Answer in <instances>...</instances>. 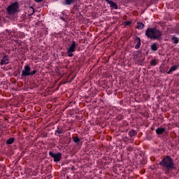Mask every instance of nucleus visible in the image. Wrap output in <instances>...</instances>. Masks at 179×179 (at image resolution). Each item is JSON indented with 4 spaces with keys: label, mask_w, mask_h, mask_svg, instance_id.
I'll use <instances>...</instances> for the list:
<instances>
[{
    "label": "nucleus",
    "mask_w": 179,
    "mask_h": 179,
    "mask_svg": "<svg viewBox=\"0 0 179 179\" xmlns=\"http://www.w3.org/2000/svg\"><path fill=\"white\" fill-rule=\"evenodd\" d=\"M106 2L110 6V8H113V9H118V6L117 3H114V1L111 0H106Z\"/></svg>",
    "instance_id": "1a4fd4ad"
},
{
    "label": "nucleus",
    "mask_w": 179,
    "mask_h": 179,
    "mask_svg": "<svg viewBox=\"0 0 179 179\" xmlns=\"http://www.w3.org/2000/svg\"><path fill=\"white\" fill-rule=\"evenodd\" d=\"M140 61H143V59H140Z\"/></svg>",
    "instance_id": "bb28decb"
},
{
    "label": "nucleus",
    "mask_w": 179,
    "mask_h": 179,
    "mask_svg": "<svg viewBox=\"0 0 179 179\" xmlns=\"http://www.w3.org/2000/svg\"><path fill=\"white\" fill-rule=\"evenodd\" d=\"M76 0H65V4L66 5H72L75 3Z\"/></svg>",
    "instance_id": "a211bd4d"
},
{
    "label": "nucleus",
    "mask_w": 179,
    "mask_h": 179,
    "mask_svg": "<svg viewBox=\"0 0 179 179\" xmlns=\"http://www.w3.org/2000/svg\"><path fill=\"white\" fill-rule=\"evenodd\" d=\"M44 0H36V2H43Z\"/></svg>",
    "instance_id": "393cba45"
},
{
    "label": "nucleus",
    "mask_w": 179,
    "mask_h": 179,
    "mask_svg": "<svg viewBox=\"0 0 179 179\" xmlns=\"http://www.w3.org/2000/svg\"><path fill=\"white\" fill-rule=\"evenodd\" d=\"M145 35L148 38H150V40H160L162 36V31L155 27H148L145 30Z\"/></svg>",
    "instance_id": "f03ea898"
},
{
    "label": "nucleus",
    "mask_w": 179,
    "mask_h": 179,
    "mask_svg": "<svg viewBox=\"0 0 179 179\" xmlns=\"http://www.w3.org/2000/svg\"><path fill=\"white\" fill-rule=\"evenodd\" d=\"M124 24H125V26H129V24H131V22L130 21H126L124 22Z\"/></svg>",
    "instance_id": "4be33fe9"
},
{
    "label": "nucleus",
    "mask_w": 179,
    "mask_h": 179,
    "mask_svg": "<svg viewBox=\"0 0 179 179\" xmlns=\"http://www.w3.org/2000/svg\"><path fill=\"white\" fill-rule=\"evenodd\" d=\"M76 42H75V41H73L70 47L67 48L68 57H73V52L76 51Z\"/></svg>",
    "instance_id": "39448f33"
},
{
    "label": "nucleus",
    "mask_w": 179,
    "mask_h": 179,
    "mask_svg": "<svg viewBox=\"0 0 179 179\" xmlns=\"http://www.w3.org/2000/svg\"><path fill=\"white\" fill-rule=\"evenodd\" d=\"M9 64V56L5 55L1 60L0 64L2 65H8Z\"/></svg>",
    "instance_id": "0eeeda50"
},
{
    "label": "nucleus",
    "mask_w": 179,
    "mask_h": 179,
    "mask_svg": "<svg viewBox=\"0 0 179 179\" xmlns=\"http://www.w3.org/2000/svg\"><path fill=\"white\" fill-rule=\"evenodd\" d=\"M177 69H178V65L175 64V65L172 66L170 68V69H169V71L167 72V73H168L169 75H170V73H171V72H174V71H177Z\"/></svg>",
    "instance_id": "f8f14e48"
},
{
    "label": "nucleus",
    "mask_w": 179,
    "mask_h": 179,
    "mask_svg": "<svg viewBox=\"0 0 179 179\" xmlns=\"http://www.w3.org/2000/svg\"><path fill=\"white\" fill-rule=\"evenodd\" d=\"M61 134H64V128H62V127H57V129L55 130V135L56 136H59Z\"/></svg>",
    "instance_id": "9d476101"
},
{
    "label": "nucleus",
    "mask_w": 179,
    "mask_h": 179,
    "mask_svg": "<svg viewBox=\"0 0 179 179\" xmlns=\"http://www.w3.org/2000/svg\"><path fill=\"white\" fill-rule=\"evenodd\" d=\"M134 43L136 44L135 49L139 50V48H141V38L139 36H136L134 39Z\"/></svg>",
    "instance_id": "6e6552de"
},
{
    "label": "nucleus",
    "mask_w": 179,
    "mask_h": 179,
    "mask_svg": "<svg viewBox=\"0 0 179 179\" xmlns=\"http://www.w3.org/2000/svg\"><path fill=\"white\" fill-rule=\"evenodd\" d=\"M164 131H166V129L162 127H158L157 129H155L157 135H162L163 132H164Z\"/></svg>",
    "instance_id": "ddd939ff"
},
{
    "label": "nucleus",
    "mask_w": 179,
    "mask_h": 179,
    "mask_svg": "<svg viewBox=\"0 0 179 179\" xmlns=\"http://www.w3.org/2000/svg\"><path fill=\"white\" fill-rule=\"evenodd\" d=\"M36 73H37V70L35 69L31 71L30 66L25 65L22 71L21 76L22 78H27V76H34V75H36Z\"/></svg>",
    "instance_id": "7ed1b4c3"
},
{
    "label": "nucleus",
    "mask_w": 179,
    "mask_h": 179,
    "mask_svg": "<svg viewBox=\"0 0 179 179\" xmlns=\"http://www.w3.org/2000/svg\"><path fill=\"white\" fill-rule=\"evenodd\" d=\"M136 135H138V133L136 132V131L131 129L129 132V136L132 138V136H136Z\"/></svg>",
    "instance_id": "4468645a"
},
{
    "label": "nucleus",
    "mask_w": 179,
    "mask_h": 179,
    "mask_svg": "<svg viewBox=\"0 0 179 179\" xmlns=\"http://www.w3.org/2000/svg\"><path fill=\"white\" fill-rule=\"evenodd\" d=\"M18 4L17 2H14L7 7V12L8 15H13L17 12Z\"/></svg>",
    "instance_id": "20e7f679"
},
{
    "label": "nucleus",
    "mask_w": 179,
    "mask_h": 179,
    "mask_svg": "<svg viewBox=\"0 0 179 179\" xmlns=\"http://www.w3.org/2000/svg\"><path fill=\"white\" fill-rule=\"evenodd\" d=\"M150 49L152 51H157L159 50V44L157 43H154L151 45Z\"/></svg>",
    "instance_id": "9b49d317"
},
{
    "label": "nucleus",
    "mask_w": 179,
    "mask_h": 179,
    "mask_svg": "<svg viewBox=\"0 0 179 179\" xmlns=\"http://www.w3.org/2000/svg\"><path fill=\"white\" fill-rule=\"evenodd\" d=\"M171 40H172L173 44H178L179 43L178 38H177V36H173Z\"/></svg>",
    "instance_id": "f3484780"
},
{
    "label": "nucleus",
    "mask_w": 179,
    "mask_h": 179,
    "mask_svg": "<svg viewBox=\"0 0 179 179\" xmlns=\"http://www.w3.org/2000/svg\"><path fill=\"white\" fill-rule=\"evenodd\" d=\"M73 142H74L75 143H79V142H80V138H79L78 137H75V138H73Z\"/></svg>",
    "instance_id": "aec40b11"
},
{
    "label": "nucleus",
    "mask_w": 179,
    "mask_h": 179,
    "mask_svg": "<svg viewBox=\"0 0 179 179\" xmlns=\"http://www.w3.org/2000/svg\"><path fill=\"white\" fill-rule=\"evenodd\" d=\"M106 1V2H107V0H105Z\"/></svg>",
    "instance_id": "cd10ccee"
},
{
    "label": "nucleus",
    "mask_w": 179,
    "mask_h": 179,
    "mask_svg": "<svg viewBox=\"0 0 179 179\" xmlns=\"http://www.w3.org/2000/svg\"><path fill=\"white\" fill-rule=\"evenodd\" d=\"M175 33L179 34V24H178L175 29Z\"/></svg>",
    "instance_id": "412c9836"
},
{
    "label": "nucleus",
    "mask_w": 179,
    "mask_h": 179,
    "mask_svg": "<svg viewBox=\"0 0 179 179\" xmlns=\"http://www.w3.org/2000/svg\"><path fill=\"white\" fill-rule=\"evenodd\" d=\"M61 20L63 22H66V19L64 18L63 17H60Z\"/></svg>",
    "instance_id": "b1692460"
},
{
    "label": "nucleus",
    "mask_w": 179,
    "mask_h": 179,
    "mask_svg": "<svg viewBox=\"0 0 179 179\" xmlns=\"http://www.w3.org/2000/svg\"><path fill=\"white\" fill-rule=\"evenodd\" d=\"M49 156H50V157H52V159H54V162L55 163H58V162H61L62 154H61V152L54 153L50 151Z\"/></svg>",
    "instance_id": "423d86ee"
},
{
    "label": "nucleus",
    "mask_w": 179,
    "mask_h": 179,
    "mask_svg": "<svg viewBox=\"0 0 179 179\" xmlns=\"http://www.w3.org/2000/svg\"><path fill=\"white\" fill-rule=\"evenodd\" d=\"M8 34H10V31H8Z\"/></svg>",
    "instance_id": "a878e982"
},
{
    "label": "nucleus",
    "mask_w": 179,
    "mask_h": 179,
    "mask_svg": "<svg viewBox=\"0 0 179 179\" xmlns=\"http://www.w3.org/2000/svg\"><path fill=\"white\" fill-rule=\"evenodd\" d=\"M159 166L165 171V174H170V171L174 170V162L170 156H166L159 162Z\"/></svg>",
    "instance_id": "f257e3e1"
},
{
    "label": "nucleus",
    "mask_w": 179,
    "mask_h": 179,
    "mask_svg": "<svg viewBox=\"0 0 179 179\" xmlns=\"http://www.w3.org/2000/svg\"><path fill=\"white\" fill-rule=\"evenodd\" d=\"M29 10H31V12L32 13V15H33V13H34V8L30 7Z\"/></svg>",
    "instance_id": "5701e85b"
},
{
    "label": "nucleus",
    "mask_w": 179,
    "mask_h": 179,
    "mask_svg": "<svg viewBox=\"0 0 179 179\" xmlns=\"http://www.w3.org/2000/svg\"><path fill=\"white\" fill-rule=\"evenodd\" d=\"M14 142H15V138H10L6 141V145H12V143H13Z\"/></svg>",
    "instance_id": "2eb2a0df"
},
{
    "label": "nucleus",
    "mask_w": 179,
    "mask_h": 179,
    "mask_svg": "<svg viewBox=\"0 0 179 179\" xmlns=\"http://www.w3.org/2000/svg\"><path fill=\"white\" fill-rule=\"evenodd\" d=\"M150 64L151 66H156L157 65V60L154 59L150 61Z\"/></svg>",
    "instance_id": "6ab92c4d"
},
{
    "label": "nucleus",
    "mask_w": 179,
    "mask_h": 179,
    "mask_svg": "<svg viewBox=\"0 0 179 179\" xmlns=\"http://www.w3.org/2000/svg\"><path fill=\"white\" fill-rule=\"evenodd\" d=\"M136 27L137 29H138V30H142V29L145 27V24H143V23L142 22H138Z\"/></svg>",
    "instance_id": "dca6fc26"
}]
</instances>
